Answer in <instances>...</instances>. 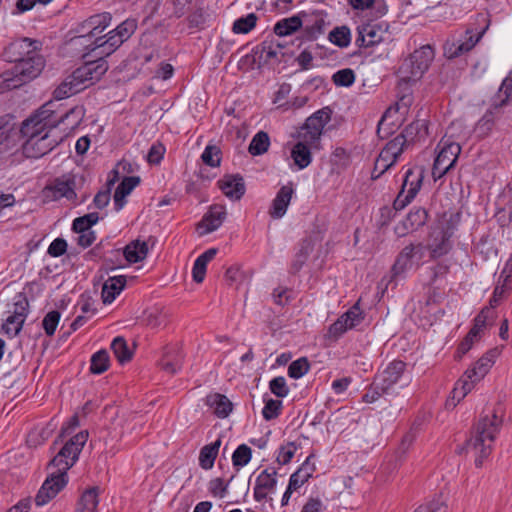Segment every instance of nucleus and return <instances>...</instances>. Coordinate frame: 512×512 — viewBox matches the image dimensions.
Here are the masks:
<instances>
[{"instance_id": "f257e3e1", "label": "nucleus", "mask_w": 512, "mask_h": 512, "mask_svg": "<svg viewBox=\"0 0 512 512\" xmlns=\"http://www.w3.org/2000/svg\"><path fill=\"white\" fill-rule=\"evenodd\" d=\"M87 440L88 431H80L66 441L50 461L49 467L55 470L46 478L36 494L35 503L37 506L47 504L67 485V472L77 462Z\"/></svg>"}, {"instance_id": "f03ea898", "label": "nucleus", "mask_w": 512, "mask_h": 512, "mask_svg": "<svg viewBox=\"0 0 512 512\" xmlns=\"http://www.w3.org/2000/svg\"><path fill=\"white\" fill-rule=\"evenodd\" d=\"M331 119V110L322 108L311 115L305 122L301 139L291 150L292 160H310L311 151L319 149L320 137L325 125Z\"/></svg>"}, {"instance_id": "7ed1b4c3", "label": "nucleus", "mask_w": 512, "mask_h": 512, "mask_svg": "<svg viewBox=\"0 0 512 512\" xmlns=\"http://www.w3.org/2000/svg\"><path fill=\"white\" fill-rule=\"evenodd\" d=\"M502 420L493 412L491 415L482 416L475 426L474 435L467 440L466 446L476 454V466H481L483 459L491 452L492 443L499 432Z\"/></svg>"}, {"instance_id": "20e7f679", "label": "nucleus", "mask_w": 512, "mask_h": 512, "mask_svg": "<svg viewBox=\"0 0 512 512\" xmlns=\"http://www.w3.org/2000/svg\"><path fill=\"white\" fill-rule=\"evenodd\" d=\"M57 127L55 118V103L50 101L42 105L32 116L26 119L21 126V133L27 139L40 138L46 132Z\"/></svg>"}, {"instance_id": "39448f33", "label": "nucleus", "mask_w": 512, "mask_h": 512, "mask_svg": "<svg viewBox=\"0 0 512 512\" xmlns=\"http://www.w3.org/2000/svg\"><path fill=\"white\" fill-rule=\"evenodd\" d=\"M477 20L485 23L484 28H482L479 31L473 28H468L461 38L457 40L452 39L446 41V43L444 44V55L447 58H457L472 50L474 46L479 42V40L482 38L486 30L488 29L489 23L487 21V18L482 14L478 15Z\"/></svg>"}, {"instance_id": "423d86ee", "label": "nucleus", "mask_w": 512, "mask_h": 512, "mask_svg": "<svg viewBox=\"0 0 512 512\" xmlns=\"http://www.w3.org/2000/svg\"><path fill=\"white\" fill-rule=\"evenodd\" d=\"M434 59V50L430 45H424L415 50L410 56L404 60L401 71L408 74V79H418L429 68L430 63Z\"/></svg>"}, {"instance_id": "0eeeda50", "label": "nucleus", "mask_w": 512, "mask_h": 512, "mask_svg": "<svg viewBox=\"0 0 512 512\" xmlns=\"http://www.w3.org/2000/svg\"><path fill=\"white\" fill-rule=\"evenodd\" d=\"M38 42L29 38H22L11 42L3 51V58L7 62L18 64L37 52Z\"/></svg>"}, {"instance_id": "6e6552de", "label": "nucleus", "mask_w": 512, "mask_h": 512, "mask_svg": "<svg viewBox=\"0 0 512 512\" xmlns=\"http://www.w3.org/2000/svg\"><path fill=\"white\" fill-rule=\"evenodd\" d=\"M364 319L360 308V301H357L347 312L341 315L330 327L329 333L337 338L349 329L358 326Z\"/></svg>"}, {"instance_id": "1a4fd4ad", "label": "nucleus", "mask_w": 512, "mask_h": 512, "mask_svg": "<svg viewBox=\"0 0 512 512\" xmlns=\"http://www.w3.org/2000/svg\"><path fill=\"white\" fill-rule=\"evenodd\" d=\"M406 370V363L401 360H393L383 371L379 372L375 379L379 388L389 393L395 384L399 382Z\"/></svg>"}, {"instance_id": "9d476101", "label": "nucleus", "mask_w": 512, "mask_h": 512, "mask_svg": "<svg viewBox=\"0 0 512 512\" xmlns=\"http://www.w3.org/2000/svg\"><path fill=\"white\" fill-rule=\"evenodd\" d=\"M326 14L323 11L301 12L300 18L304 38L306 40H315L324 33Z\"/></svg>"}, {"instance_id": "9b49d317", "label": "nucleus", "mask_w": 512, "mask_h": 512, "mask_svg": "<svg viewBox=\"0 0 512 512\" xmlns=\"http://www.w3.org/2000/svg\"><path fill=\"white\" fill-rule=\"evenodd\" d=\"M277 485V471L275 468L263 470L256 478L253 497L257 502L266 500L269 493H273Z\"/></svg>"}, {"instance_id": "f8f14e48", "label": "nucleus", "mask_w": 512, "mask_h": 512, "mask_svg": "<svg viewBox=\"0 0 512 512\" xmlns=\"http://www.w3.org/2000/svg\"><path fill=\"white\" fill-rule=\"evenodd\" d=\"M427 218L428 213L424 208L414 207L410 210L405 219L395 226V233L399 237H404L425 225Z\"/></svg>"}, {"instance_id": "ddd939ff", "label": "nucleus", "mask_w": 512, "mask_h": 512, "mask_svg": "<svg viewBox=\"0 0 512 512\" xmlns=\"http://www.w3.org/2000/svg\"><path fill=\"white\" fill-rule=\"evenodd\" d=\"M107 70V61L100 57L96 60H88L81 67L77 68L76 76L81 77L88 87L99 81Z\"/></svg>"}, {"instance_id": "4468645a", "label": "nucleus", "mask_w": 512, "mask_h": 512, "mask_svg": "<svg viewBox=\"0 0 512 512\" xmlns=\"http://www.w3.org/2000/svg\"><path fill=\"white\" fill-rule=\"evenodd\" d=\"M44 66V58L35 52L24 61L15 64L13 67L15 68L16 73L19 74L26 84L35 79L42 72Z\"/></svg>"}, {"instance_id": "2eb2a0df", "label": "nucleus", "mask_w": 512, "mask_h": 512, "mask_svg": "<svg viewBox=\"0 0 512 512\" xmlns=\"http://www.w3.org/2000/svg\"><path fill=\"white\" fill-rule=\"evenodd\" d=\"M293 194L294 188L292 182L283 185L279 189L269 208V215L271 218L280 219L286 214Z\"/></svg>"}, {"instance_id": "dca6fc26", "label": "nucleus", "mask_w": 512, "mask_h": 512, "mask_svg": "<svg viewBox=\"0 0 512 512\" xmlns=\"http://www.w3.org/2000/svg\"><path fill=\"white\" fill-rule=\"evenodd\" d=\"M223 194L231 200H240L245 194L244 179L240 174H228L218 181Z\"/></svg>"}, {"instance_id": "f3484780", "label": "nucleus", "mask_w": 512, "mask_h": 512, "mask_svg": "<svg viewBox=\"0 0 512 512\" xmlns=\"http://www.w3.org/2000/svg\"><path fill=\"white\" fill-rule=\"evenodd\" d=\"M450 238L451 234L444 229L437 228L431 232L430 242L428 244L431 258L442 257L451 250L452 244Z\"/></svg>"}, {"instance_id": "a211bd4d", "label": "nucleus", "mask_w": 512, "mask_h": 512, "mask_svg": "<svg viewBox=\"0 0 512 512\" xmlns=\"http://www.w3.org/2000/svg\"><path fill=\"white\" fill-rule=\"evenodd\" d=\"M357 32L355 43L358 47H372L383 41L384 31L376 24H362L358 26Z\"/></svg>"}, {"instance_id": "6ab92c4d", "label": "nucleus", "mask_w": 512, "mask_h": 512, "mask_svg": "<svg viewBox=\"0 0 512 512\" xmlns=\"http://www.w3.org/2000/svg\"><path fill=\"white\" fill-rule=\"evenodd\" d=\"M122 165V169L124 171H130L132 163L131 162H118L115 169H113L109 177L107 179V188L105 190L99 191L94 199H93V205L97 209H103L105 208L109 202H110V195H111V189L116 181L119 179V167Z\"/></svg>"}, {"instance_id": "aec40b11", "label": "nucleus", "mask_w": 512, "mask_h": 512, "mask_svg": "<svg viewBox=\"0 0 512 512\" xmlns=\"http://www.w3.org/2000/svg\"><path fill=\"white\" fill-rule=\"evenodd\" d=\"M226 217V209L222 205H214L209 212L203 217L198 225L200 234H208L217 230Z\"/></svg>"}, {"instance_id": "412c9836", "label": "nucleus", "mask_w": 512, "mask_h": 512, "mask_svg": "<svg viewBox=\"0 0 512 512\" xmlns=\"http://www.w3.org/2000/svg\"><path fill=\"white\" fill-rule=\"evenodd\" d=\"M23 155L28 159H38L52 150V143L48 141L46 132L40 138H30L25 141L22 147Z\"/></svg>"}, {"instance_id": "4be33fe9", "label": "nucleus", "mask_w": 512, "mask_h": 512, "mask_svg": "<svg viewBox=\"0 0 512 512\" xmlns=\"http://www.w3.org/2000/svg\"><path fill=\"white\" fill-rule=\"evenodd\" d=\"M422 250V244L414 246L413 244L405 246L398 254L395 263L392 266L391 272L393 277L404 274L407 270L412 268V259L417 251Z\"/></svg>"}, {"instance_id": "5701e85b", "label": "nucleus", "mask_w": 512, "mask_h": 512, "mask_svg": "<svg viewBox=\"0 0 512 512\" xmlns=\"http://www.w3.org/2000/svg\"><path fill=\"white\" fill-rule=\"evenodd\" d=\"M87 87V84L81 77L76 76V70L65 78V80L55 89V99L61 100L79 93Z\"/></svg>"}, {"instance_id": "b1692460", "label": "nucleus", "mask_w": 512, "mask_h": 512, "mask_svg": "<svg viewBox=\"0 0 512 512\" xmlns=\"http://www.w3.org/2000/svg\"><path fill=\"white\" fill-rule=\"evenodd\" d=\"M73 180L56 179L51 185L43 189V195L48 200H58L62 197L71 199L75 196Z\"/></svg>"}, {"instance_id": "393cba45", "label": "nucleus", "mask_w": 512, "mask_h": 512, "mask_svg": "<svg viewBox=\"0 0 512 512\" xmlns=\"http://www.w3.org/2000/svg\"><path fill=\"white\" fill-rule=\"evenodd\" d=\"M206 405L218 418H226L232 412V402L223 394L212 393L206 397Z\"/></svg>"}, {"instance_id": "a878e982", "label": "nucleus", "mask_w": 512, "mask_h": 512, "mask_svg": "<svg viewBox=\"0 0 512 512\" xmlns=\"http://www.w3.org/2000/svg\"><path fill=\"white\" fill-rule=\"evenodd\" d=\"M78 306L80 308L81 314H79L71 323V329L73 331H76L82 327L97 312V308L94 305V300L90 296H86L84 294L81 295L78 301Z\"/></svg>"}, {"instance_id": "bb28decb", "label": "nucleus", "mask_w": 512, "mask_h": 512, "mask_svg": "<svg viewBox=\"0 0 512 512\" xmlns=\"http://www.w3.org/2000/svg\"><path fill=\"white\" fill-rule=\"evenodd\" d=\"M126 285V277L125 276H113L109 277L103 284L102 287V300L105 304L112 303L117 295L124 289Z\"/></svg>"}, {"instance_id": "cd10ccee", "label": "nucleus", "mask_w": 512, "mask_h": 512, "mask_svg": "<svg viewBox=\"0 0 512 512\" xmlns=\"http://www.w3.org/2000/svg\"><path fill=\"white\" fill-rule=\"evenodd\" d=\"M435 151L437 153L435 160H458L461 147L451 137L445 136L439 141Z\"/></svg>"}, {"instance_id": "c85d7f7f", "label": "nucleus", "mask_w": 512, "mask_h": 512, "mask_svg": "<svg viewBox=\"0 0 512 512\" xmlns=\"http://www.w3.org/2000/svg\"><path fill=\"white\" fill-rule=\"evenodd\" d=\"M84 117V109L81 106H75L65 113L59 114L55 110L57 126L64 125V130H73L78 127Z\"/></svg>"}, {"instance_id": "c756f323", "label": "nucleus", "mask_w": 512, "mask_h": 512, "mask_svg": "<svg viewBox=\"0 0 512 512\" xmlns=\"http://www.w3.org/2000/svg\"><path fill=\"white\" fill-rule=\"evenodd\" d=\"M428 127L425 120H416L407 125L399 136L405 139L406 145L410 146L416 141L426 138Z\"/></svg>"}, {"instance_id": "7c9ffc66", "label": "nucleus", "mask_w": 512, "mask_h": 512, "mask_svg": "<svg viewBox=\"0 0 512 512\" xmlns=\"http://www.w3.org/2000/svg\"><path fill=\"white\" fill-rule=\"evenodd\" d=\"M423 180V170L419 167L408 168L405 172L401 189L416 197Z\"/></svg>"}, {"instance_id": "2f4dec72", "label": "nucleus", "mask_w": 512, "mask_h": 512, "mask_svg": "<svg viewBox=\"0 0 512 512\" xmlns=\"http://www.w3.org/2000/svg\"><path fill=\"white\" fill-rule=\"evenodd\" d=\"M217 252L216 248H210L196 258L192 268V278L196 283L204 281L207 264L214 259Z\"/></svg>"}, {"instance_id": "473e14b6", "label": "nucleus", "mask_w": 512, "mask_h": 512, "mask_svg": "<svg viewBox=\"0 0 512 512\" xmlns=\"http://www.w3.org/2000/svg\"><path fill=\"white\" fill-rule=\"evenodd\" d=\"M495 354L493 351L483 355L475 365L465 372L466 377L474 380H481L488 373L494 363Z\"/></svg>"}, {"instance_id": "72a5a7b5", "label": "nucleus", "mask_w": 512, "mask_h": 512, "mask_svg": "<svg viewBox=\"0 0 512 512\" xmlns=\"http://www.w3.org/2000/svg\"><path fill=\"white\" fill-rule=\"evenodd\" d=\"M408 147L409 146L405 143V139L397 135L385 145L376 160H397L401 153Z\"/></svg>"}, {"instance_id": "f704fd0d", "label": "nucleus", "mask_w": 512, "mask_h": 512, "mask_svg": "<svg viewBox=\"0 0 512 512\" xmlns=\"http://www.w3.org/2000/svg\"><path fill=\"white\" fill-rule=\"evenodd\" d=\"M99 504V488L91 487L85 490L75 509V512H96Z\"/></svg>"}, {"instance_id": "c9c22d12", "label": "nucleus", "mask_w": 512, "mask_h": 512, "mask_svg": "<svg viewBox=\"0 0 512 512\" xmlns=\"http://www.w3.org/2000/svg\"><path fill=\"white\" fill-rule=\"evenodd\" d=\"M312 251V242L309 239H303L299 243L298 250L295 253L293 260L291 262L290 273L297 274L308 260Z\"/></svg>"}, {"instance_id": "e433bc0d", "label": "nucleus", "mask_w": 512, "mask_h": 512, "mask_svg": "<svg viewBox=\"0 0 512 512\" xmlns=\"http://www.w3.org/2000/svg\"><path fill=\"white\" fill-rule=\"evenodd\" d=\"M123 253L129 263H137L146 258L148 245L145 241L134 240L126 245Z\"/></svg>"}, {"instance_id": "4c0bfd02", "label": "nucleus", "mask_w": 512, "mask_h": 512, "mask_svg": "<svg viewBox=\"0 0 512 512\" xmlns=\"http://www.w3.org/2000/svg\"><path fill=\"white\" fill-rule=\"evenodd\" d=\"M111 16L108 13L97 14L91 16L84 22L83 27L89 29L88 36L89 37H99L98 35L102 33L110 24Z\"/></svg>"}, {"instance_id": "58836bf2", "label": "nucleus", "mask_w": 512, "mask_h": 512, "mask_svg": "<svg viewBox=\"0 0 512 512\" xmlns=\"http://www.w3.org/2000/svg\"><path fill=\"white\" fill-rule=\"evenodd\" d=\"M220 445L221 439H217L215 442L201 448L199 454V465L201 468L208 470L213 467Z\"/></svg>"}, {"instance_id": "ea45409f", "label": "nucleus", "mask_w": 512, "mask_h": 512, "mask_svg": "<svg viewBox=\"0 0 512 512\" xmlns=\"http://www.w3.org/2000/svg\"><path fill=\"white\" fill-rule=\"evenodd\" d=\"M23 85H25V83L19 74L16 73L14 67L0 74V94L20 88Z\"/></svg>"}, {"instance_id": "a19ab883", "label": "nucleus", "mask_w": 512, "mask_h": 512, "mask_svg": "<svg viewBox=\"0 0 512 512\" xmlns=\"http://www.w3.org/2000/svg\"><path fill=\"white\" fill-rule=\"evenodd\" d=\"M302 27L300 14L278 21L274 26V33L278 36H288Z\"/></svg>"}, {"instance_id": "79ce46f5", "label": "nucleus", "mask_w": 512, "mask_h": 512, "mask_svg": "<svg viewBox=\"0 0 512 512\" xmlns=\"http://www.w3.org/2000/svg\"><path fill=\"white\" fill-rule=\"evenodd\" d=\"M511 289L512 277L500 273L498 284L494 288L489 304L495 308Z\"/></svg>"}, {"instance_id": "37998d69", "label": "nucleus", "mask_w": 512, "mask_h": 512, "mask_svg": "<svg viewBox=\"0 0 512 512\" xmlns=\"http://www.w3.org/2000/svg\"><path fill=\"white\" fill-rule=\"evenodd\" d=\"M270 146V137L267 132L259 131L257 132L248 147V151L253 156H259L267 152Z\"/></svg>"}, {"instance_id": "c03bdc74", "label": "nucleus", "mask_w": 512, "mask_h": 512, "mask_svg": "<svg viewBox=\"0 0 512 512\" xmlns=\"http://www.w3.org/2000/svg\"><path fill=\"white\" fill-rule=\"evenodd\" d=\"M111 349L119 361V363L124 364L132 359L133 352L128 347L127 341L124 337L118 336L113 339L111 343Z\"/></svg>"}, {"instance_id": "a18cd8bd", "label": "nucleus", "mask_w": 512, "mask_h": 512, "mask_svg": "<svg viewBox=\"0 0 512 512\" xmlns=\"http://www.w3.org/2000/svg\"><path fill=\"white\" fill-rule=\"evenodd\" d=\"M110 367V357L105 349L94 353L90 360V371L93 374H102Z\"/></svg>"}, {"instance_id": "49530a36", "label": "nucleus", "mask_w": 512, "mask_h": 512, "mask_svg": "<svg viewBox=\"0 0 512 512\" xmlns=\"http://www.w3.org/2000/svg\"><path fill=\"white\" fill-rule=\"evenodd\" d=\"M221 162H201L195 170L196 178L204 182H209L217 176V170Z\"/></svg>"}, {"instance_id": "de8ad7c7", "label": "nucleus", "mask_w": 512, "mask_h": 512, "mask_svg": "<svg viewBox=\"0 0 512 512\" xmlns=\"http://www.w3.org/2000/svg\"><path fill=\"white\" fill-rule=\"evenodd\" d=\"M257 20L258 17L255 13L240 17L234 21L232 31L235 34H247L256 26Z\"/></svg>"}, {"instance_id": "09e8293b", "label": "nucleus", "mask_w": 512, "mask_h": 512, "mask_svg": "<svg viewBox=\"0 0 512 512\" xmlns=\"http://www.w3.org/2000/svg\"><path fill=\"white\" fill-rule=\"evenodd\" d=\"M329 40L338 47L344 48L350 44L351 34L347 26L335 27L328 36Z\"/></svg>"}, {"instance_id": "8fccbe9b", "label": "nucleus", "mask_w": 512, "mask_h": 512, "mask_svg": "<svg viewBox=\"0 0 512 512\" xmlns=\"http://www.w3.org/2000/svg\"><path fill=\"white\" fill-rule=\"evenodd\" d=\"M89 52L85 55L88 56L91 53H95L96 58H103L111 55L116 50L113 47H108V42L104 40V37H96L94 42L87 46Z\"/></svg>"}, {"instance_id": "3c124183", "label": "nucleus", "mask_w": 512, "mask_h": 512, "mask_svg": "<svg viewBox=\"0 0 512 512\" xmlns=\"http://www.w3.org/2000/svg\"><path fill=\"white\" fill-rule=\"evenodd\" d=\"M479 381L480 380L469 379L464 374V376L456 383L452 391L453 399H457L459 402L473 389L474 384Z\"/></svg>"}, {"instance_id": "603ef678", "label": "nucleus", "mask_w": 512, "mask_h": 512, "mask_svg": "<svg viewBox=\"0 0 512 512\" xmlns=\"http://www.w3.org/2000/svg\"><path fill=\"white\" fill-rule=\"evenodd\" d=\"M24 323L23 318H19L11 313V315L6 318L2 329L9 338H13L20 333Z\"/></svg>"}, {"instance_id": "864d4df0", "label": "nucleus", "mask_w": 512, "mask_h": 512, "mask_svg": "<svg viewBox=\"0 0 512 512\" xmlns=\"http://www.w3.org/2000/svg\"><path fill=\"white\" fill-rule=\"evenodd\" d=\"M173 352L175 353V356H172L170 355V352H167L160 361L161 368L169 374L176 373L182 365V357L175 349Z\"/></svg>"}, {"instance_id": "5fc2aeb1", "label": "nucleus", "mask_w": 512, "mask_h": 512, "mask_svg": "<svg viewBox=\"0 0 512 512\" xmlns=\"http://www.w3.org/2000/svg\"><path fill=\"white\" fill-rule=\"evenodd\" d=\"M252 457V450L246 444L239 445L232 455V463L235 467H244Z\"/></svg>"}, {"instance_id": "6e6d98bb", "label": "nucleus", "mask_w": 512, "mask_h": 512, "mask_svg": "<svg viewBox=\"0 0 512 512\" xmlns=\"http://www.w3.org/2000/svg\"><path fill=\"white\" fill-rule=\"evenodd\" d=\"M310 369V363L306 357H301L293 362L288 367V376L293 379L303 377Z\"/></svg>"}, {"instance_id": "4d7b16f0", "label": "nucleus", "mask_w": 512, "mask_h": 512, "mask_svg": "<svg viewBox=\"0 0 512 512\" xmlns=\"http://www.w3.org/2000/svg\"><path fill=\"white\" fill-rule=\"evenodd\" d=\"M495 122V115L492 110H488L477 122L475 130L480 136H487L492 130Z\"/></svg>"}, {"instance_id": "13d9d810", "label": "nucleus", "mask_w": 512, "mask_h": 512, "mask_svg": "<svg viewBox=\"0 0 512 512\" xmlns=\"http://www.w3.org/2000/svg\"><path fill=\"white\" fill-rule=\"evenodd\" d=\"M60 318L61 314L57 310L50 311L45 315L42 321V326L47 336L54 335L56 328L59 324Z\"/></svg>"}, {"instance_id": "bf43d9fd", "label": "nucleus", "mask_w": 512, "mask_h": 512, "mask_svg": "<svg viewBox=\"0 0 512 512\" xmlns=\"http://www.w3.org/2000/svg\"><path fill=\"white\" fill-rule=\"evenodd\" d=\"M282 409V401L269 398L265 400V406L262 410V416L265 420H273L277 418Z\"/></svg>"}, {"instance_id": "052dcab7", "label": "nucleus", "mask_w": 512, "mask_h": 512, "mask_svg": "<svg viewBox=\"0 0 512 512\" xmlns=\"http://www.w3.org/2000/svg\"><path fill=\"white\" fill-rule=\"evenodd\" d=\"M332 80L336 86L349 87L355 81V73L350 68L341 69L332 76Z\"/></svg>"}, {"instance_id": "680f3d73", "label": "nucleus", "mask_w": 512, "mask_h": 512, "mask_svg": "<svg viewBox=\"0 0 512 512\" xmlns=\"http://www.w3.org/2000/svg\"><path fill=\"white\" fill-rule=\"evenodd\" d=\"M296 450L297 447L294 442H288L286 445L280 446L276 457V462L279 465H287L291 462Z\"/></svg>"}, {"instance_id": "e2e57ef3", "label": "nucleus", "mask_w": 512, "mask_h": 512, "mask_svg": "<svg viewBox=\"0 0 512 512\" xmlns=\"http://www.w3.org/2000/svg\"><path fill=\"white\" fill-rule=\"evenodd\" d=\"M11 313L19 318H23L24 321L26 320L29 313V301L24 294L20 293L16 296Z\"/></svg>"}, {"instance_id": "0e129e2a", "label": "nucleus", "mask_w": 512, "mask_h": 512, "mask_svg": "<svg viewBox=\"0 0 512 512\" xmlns=\"http://www.w3.org/2000/svg\"><path fill=\"white\" fill-rule=\"evenodd\" d=\"M310 477L311 473L301 467L290 476L288 486L290 489L296 491L308 482Z\"/></svg>"}, {"instance_id": "69168bd1", "label": "nucleus", "mask_w": 512, "mask_h": 512, "mask_svg": "<svg viewBox=\"0 0 512 512\" xmlns=\"http://www.w3.org/2000/svg\"><path fill=\"white\" fill-rule=\"evenodd\" d=\"M137 28V23L135 20L127 19L119 24L114 32L122 39V41L128 40L132 34L135 32Z\"/></svg>"}, {"instance_id": "338daca9", "label": "nucleus", "mask_w": 512, "mask_h": 512, "mask_svg": "<svg viewBox=\"0 0 512 512\" xmlns=\"http://www.w3.org/2000/svg\"><path fill=\"white\" fill-rule=\"evenodd\" d=\"M270 391L279 398H284L289 393V388L286 384V380L282 376L273 378L269 382Z\"/></svg>"}, {"instance_id": "774afa93", "label": "nucleus", "mask_w": 512, "mask_h": 512, "mask_svg": "<svg viewBox=\"0 0 512 512\" xmlns=\"http://www.w3.org/2000/svg\"><path fill=\"white\" fill-rule=\"evenodd\" d=\"M207 15L203 8H197L187 17L189 28H202L206 23Z\"/></svg>"}]
</instances>
